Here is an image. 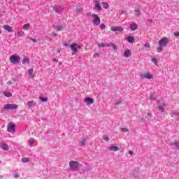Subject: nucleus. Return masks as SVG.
Returning a JSON list of instances; mask_svg holds the SVG:
<instances>
[{
    "label": "nucleus",
    "instance_id": "nucleus-6",
    "mask_svg": "<svg viewBox=\"0 0 179 179\" xmlns=\"http://www.w3.org/2000/svg\"><path fill=\"white\" fill-rule=\"evenodd\" d=\"M53 10H55V13H62V12H64V7L61 6H54Z\"/></svg>",
    "mask_w": 179,
    "mask_h": 179
},
{
    "label": "nucleus",
    "instance_id": "nucleus-35",
    "mask_svg": "<svg viewBox=\"0 0 179 179\" xmlns=\"http://www.w3.org/2000/svg\"><path fill=\"white\" fill-rule=\"evenodd\" d=\"M121 103H122L121 100H116L115 101V105L116 106L115 107H117V106L121 104Z\"/></svg>",
    "mask_w": 179,
    "mask_h": 179
},
{
    "label": "nucleus",
    "instance_id": "nucleus-23",
    "mask_svg": "<svg viewBox=\"0 0 179 179\" xmlns=\"http://www.w3.org/2000/svg\"><path fill=\"white\" fill-rule=\"evenodd\" d=\"M39 100H41V101H42V103H47V101H48V98L39 96Z\"/></svg>",
    "mask_w": 179,
    "mask_h": 179
},
{
    "label": "nucleus",
    "instance_id": "nucleus-43",
    "mask_svg": "<svg viewBox=\"0 0 179 179\" xmlns=\"http://www.w3.org/2000/svg\"><path fill=\"white\" fill-rule=\"evenodd\" d=\"M103 139H105V141H106L107 142H108V141H110V138L108 137V136H104Z\"/></svg>",
    "mask_w": 179,
    "mask_h": 179
},
{
    "label": "nucleus",
    "instance_id": "nucleus-17",
    "mask_svg": "<svg viewBox=\"0 0 179 179\" xmlns=\"http://www.w3.org/2000/svg\"><path fill=\"white\" fill-rule=\"evenodd\" d=\"M131 50L129 49H127L124 52V57H125L126 58H128L129 57H131Z\"/></svg>",
    "mask_w": 179,
    "mask_h": 179
},
{
    "label": "nucleus",
    "instance_id": "nucleus-47",
    "mask_svg": "<svg viewBox=\"0 0 179 179\" xmlns=\"http://www.w3.org/2000/svg\"><path fill=\"white\" fill-rule=\"evenodd\" d=\"M113 45V43H106L105 47H111Z\"/></svg>",
    "mask_w": 179,
    "mask_h": 179
},
{
    "label": "nucleus",
    "instance_id": "nucleus-40",
    "mask_svg": "<svg viewBox=\"0 0 179 179\" xmlns=\"http://www.w3.org/2000/svg\"><path fill=\"white\" fill-rule=\"evenodd\" d=\"M105 29H106V24H101L100 25V29H101V30H104Z\"/></svg>",
    "mask_w": 179,
    "mask_h": 179
},
{
    "label": "nucleus",
    "instance_id": "nucleus-26",
    "mask_svg": "<svg viewBox=\"0 0 179 179\" xmlns=\"http://www.w3.org/2000/svg\"><path fill=\"white\" fill-rule=\"evenodd\" d=\"M102 6H103V8H104V9H108L110 6L108 5V3H107V2H102Z\"/></svg>",
    "mask_w": 179,
    "mask_h": 179
},
{
    "label": "nucleus",
    "instance_id": "nucleus-51",
    "mask_svg": "<svg viewBox=\"0 0 179 179\" xmlns=\"http://www.w3.org/2000/svg\"><path fill=\"white\" fill-rule=\"evenodd\" d=\"M52 34L54 37H57V33L52 32Z\"/></svg>",
    "mask_w": 179,
    "mask_h": 179
},
{
    "label": "nucleus",
    "instance_id": "nucleus-64",
    "mask_svg": "<svg viewBox=\"0 0 179 179\" xmlns=\"http://www.w3.org/2000/svg\"><path fill=\"white\" fill-rule=\"evenodd\" d=\"M0 163H1V161H0Z\"/></svg>",
    "mask_w": 179,
    "mask_h": 179
},
{
    "label": "nucleus",
    "instance_id": "nucleus-3",
    "mask_svg": "<svg viewBox=\"0 0 179 179\" xmlns=\"http://www.w3.org/2000/svg\"><path fill=\"white\" fill-rule=\"evenodd\" d=\"M18 106L16 104H11V103H8L3 106V108L1 110L2 113H3L4 110H16Z\"/></svg>",
    "mask_w": 179,
    "mask_h": 179
},
{
    "label": "nucleus",
    "instance_id": "nucleus-36",
    "mask_svg": "<svg viewBox=\"0 0 179 179\" xmlns=\"http://www.w3.org/2000/svg\"><path fill=\"white\" fill-rule=\"evenodd\" d=\"M34 138H30L29 139V146H32L33 145V143H34Z\"/></svg>",
    "mask_w": 179,
    "mask_h": 179
},
{
    "label": "nucleus",
    "instance_id": "nucleus-31",
    "mask_svg": "<svg viewBox=\"0 0 179 179\" xmlns=\"http://www.w3.org/2000/svg\"><path fill=\"white\" fill-rule=\"evenodd\" d=\"M17 36H19L20 37H23L24 36H25L24 31H18Z\"/></svg>",
    "mask_w": 179,
    "mask_h": 179
},
{
    "label": "nucleus",
    "instance_id": "nucleus-2",
    "mask_svg": "<svg viewBox=\"0 0 179 179\" xmlns=\"http://www.w3.org/2000/svg\"><path fill=\"white\" fill-rule=\"evenodd\" d=\"M69 166L72 171H78L82 167V164L76 161H70Z\"/></svg>",
    "mask_w": 179,
    "mask_h": 179
},
{
    "label": "nucleus",
    "instance_id": "nucleus-25",
    "mask_svg": "<svg viewBox=\"0 0 179 179\" xmlns=\"http://www.w3.org/2000/svg\"><path fill=\"white\" fill-rule=\"evenodd\" d=\"M22 29L24 30H29V29H30V24L27 23V24H24V26L22 27Z\"/></svg>",
    "mask_w": 179,
    "mask_h": 179
},
{
    "label": "nucleus",
    "instance_id": "nucleus-21",
    "mask_svg": "<svg viewBox=\"0 0 179 179\" xmlns=\"http://www.w3.org/2000/svg\"><path fill=\"white\" fill-rule=\"evenodd\" d=\"M109 150H113V152H118L120 148L117 146H110L109 147Z\"/></svg>",
    "mask_w": 179,
    "mask_h": 179
},
{
    "label": "nucleus",
    "instance_id": "nucleus-7",
    "mask_svg": "<svg viewBox=\"0 0 179 179\" xmlns=\"http://www.w3.org/2000/svg\"><path fill=\"white\" fill-rule=\"evenodd\" d=\"M8 131L11 134H15L16 132V126L14 124H11L7 127Z\"/></svg>",
    "mask_w": 179,
    "mask_h": 179
},
{
    "label": "nucleus",
    "instance_id": "nucleus-42",
    "mask_svg": "<svg viewBox=\"0 0 179 179\" xmlns=\"http://www.w3.org/2000/svg\"><path fill=\"white\" fill-rule=\"evenodd\" d=\"M29 38V40L33 41V43H37V39L36 38Z\"/></svg>",
    "mask_w": 179,
    "mask_h": 179
},
{
    "label": "nucleus",
    "instance_id": "nucleus-12",
    "mask_svg": "<svg viewBox=\"0 0 179 179\" xmlns=\"http://www.w3.org/2000/svg\"><path fill=\"white\" fill-rule=\"evenodd\" d=\"M0 148L3 150H9V146H8V144L4 143H0Z\"/></svg>",
    "mask_w": 179,
    "mask_h": 179
},
{
    "label": "nucleus",
    "instance_id": "nucleus-60",
    "mask_svg": "<svg viewBox=\"0 0 179 179\" xmlns=\"http://www.w3.org/2000/svg\"><path fill=\"white\" fill-rule=\"evenodd\" d=\"M77 48L80 49V48H81V47H80V45H78Z\"/></svg>",
    "mask_w": 179,
    "mask_h": 179
},
{
    "label": "nucleus",
    "instance_id": "nucleus-15",
    "mask_svg": "<svg viewBox=\"0 0 179 179\" xmlns=\"http://www.w3.org/2000/svg\"><path fill=\"white\" fill-rule=\"evenodd\" d=\"M130 29L131 31H135V30H138V24L136 23H133L130 25Z\"/></svg>",
    "mask_w": 179,
    "mask_h": 179
},
{
    "label": "nucleus",
    "instance_id": "nucleus-33",
    "mask_svg": "<svg viewBox=\"0 0 179 179\" xmlns=\"http://www.w3.org/2000/svg\"><path fill=\"white\" fill-rule=\"evenodd\" d=\"M158 104L159 107H165L166 106V103H164V102H159V101H158Z\"/></svg>",
    "mask_w": 179,
    "mask_h": 179
},
{
    "label": "nucleus",
    "instance_id": "nucleus-20",
    "mask_svg": "<svg viewBox=\"0 0 179 179\" xmlns=\"http://www.w3.org/2000/svg\"><path fill=\"white\" fill-rule=\"evenodd\" d=\"M34 71V70L33 69H30L28 70V75H29V78H31V79H33V78H34V74H33Z\"/></svg>",
    "mask_w": 179,
    "mask_h": 179
},
{
    "label": "nucleus",
    "instance_id": "nucleus-24",
    "mask_svg": "<svg viewBox=\"0 0 179 179\" xmlns=\"http://www.w3.org/2000/svg\"><path fill=\"white\" fill-rule=\"evenodd\" d=\"M85 145H86V139L85 138H83L82 140L80 141V145L85 146Z\"/></svg>",
    "mask_w": 179,
    "mask_h": 179
},
{
    "label": "nucleus",
    "instance_id": "nucleus-41",
    "mask_svg": "<svg viewBox=\"0 0 179 179\" xmlns=\"http://www.w3.org/2000/svg\"><path fill=\"white\" fill-rule=\"evenodd\" d=\"M150 100H156V98L153 96V94H150Z\"/></svg>",
    "mask_w": 179,
    "mask_h": 179
},
{
    "label": "nucleus",
    "instance_id": "nucleus-16",
    "mask_svg": "<svg viewBox=\"0 0 179 179\" xmlns=\"http://www.w3.org/2000/svg\"><path fill=\"white\" fill-rule=\"evenodd\" d=\"M127 39L128 43H129L130 44H133L134 41H135V37L134 36H127Z\"/></svg>",
    "mask_w": 179,
    "mask_h": 179
},
{
    "label": "nucleus",
    "instance_id": "nucleus-46",
    "mask_svg": "<svg viewBox=\"0 0 179 179\" xmlns=\"http://www.w3.org/2000/svg\"><path fill=\"white\" fill-rule=\"evenodd\" d=\"M152 62L155 65H157V59H156V58L152 59Z\"/></svg>",
    "mask_w": 179,
    "mask_h": 179
},
{
    "label": "nucleus",
    "instance_id": "nucleus-57",
    "mask_svg": "<svg viewBox=\"0 0 179 179\" xmlns=\"http://www.w3.org/2000/svg\"><path fill=\"white\" fill-rule=\"evenodd\" d=\"M134 179H139V176H134Z\"/></svg>",
    "mask_w": 179,
    "mask_h": 179
},
{
    "label": "nucleus",
    "instance_id": "nucleus-56",
    "mask_svg": "<svg viewBox=\"0 0 179 179\" xmlns=\"http://www.w3.org/2000/svg\"><path fill=\"white\" fill-rule=\"evenodd\" d=\"M142 122H146V120L143 118L141 119Z\"/></svg>",
    "mask_w": 179,
    "mask_h": 179
},
{
    "label": "nucleus",
    "instance_id": "nucleus-49",
    "mask_svg": "<svg viewBox=\"0 0 179 179\" xmlns=\"http://www.w3.org/2000/svg\"><path fill=\"white\" fill-rule=\"evenodd\" d=\"M172 115H176L177 117H178L179 113H176V112H172Z\"/></svg>",
    "mask_w": 179,
    "mask_h": 179
},
{
    "label": "nucleus",
    "instance_id": "nucleus-10",
    "mask_svg": "<svg viewBox=\"0 0 179 179\" xmlns=\"http://www.w3.org/2000/svg\"><path fill=\"white\" fill-rule=\"evenodd\" d=\"M78 44L76 43H73L70 45V48L71 50H72V51H73L74 54H76V52H78Z\"/></svg>",
    "mask_w": 179,
    "mask_h": 179
},
{
    "label": "nucleus",
    "instance_id": "nucleus-1",
    "mask_svg": "<svg viewBox=\"0 0 179 179\" xmlns=\"http://www.w3.org/2000/svg\"><path fill=\"white\" fill-rule=\"evenodd\" d=\"M159 47L157 48V52H162L163 51V47H166L169 44V38L164 37L162 38L158 42Z\"/></svg>",
    "mask_w": 179,
    "mask_h": 179
},
{
    "label": "nucleus",
    "instance_id": "nucleus-32",
    "mask_svg": "<svg viewBox=\"0 0 179 179\" xmlns=\"http://www.w3.org/2000/svg\"><path fill=\"white\" fill-rule=\"evenodd\" d=\"M90 169H89V167H85L84 169H83V173L85 174V173H87V171H90Z\"/></svg>",
    "mask_w": 179,
    "mask_h": 179
},
{
    "label": "nucleus",
    "instance_id": "nucleus-19",
    "mask_svg": "<svg viewBox=\"0 0 179 179\" xmlns=\"http://www.w3.org/2000/svg\"><path fill=\"white\" fill-rule=\"evenodd\" d=\"M27 105L28 106V107H34L36 106H37V103H34V101H28V103H27Z\"/></svg>",
    "mask_w": 179,
    "mask_h": 179
},
{
    "label": "nucleus",
    "instance_id": "nucleus-63",
    "mask_svg": "<svg viewBox=\"0 0 179 179\" xmlns=\"http://www.w3.org/2000/svg\"><path fill=\"white\" fill-rule=\"evenodd\" d=\"M2 34V31L0 29V34Z\"/></svg>",
    "mask_w": 179,
    "mask_h": 179
},
{
    "label": "nucleus",
    "instance_id": "nucleus-55",
    "mask_svg": "<svg viewBox=\"0 0 179 179\" xmlns=\"http://www.w3.org/2000/svg\"><path fill=\"white\" fill-rule=\"evenodd\" d=\"M7 85H12V81H8V82L7 83Z\"/></svg>",
    "mask_w": 179,
    "mask_h": 179
},
{
    "label": "nucleus",
    "instance_id": "nucleus-59",
    "mask_svg": "<svg viewBox=\"0 0 179 179\" xmlns=\"http://www.w3.org/2000/svg\"><path fill=\"white\" fill-rule=\"evenodd\" d=\"M53 62H58V60H57V59H53Z\"/></svg>",
    "mask_w": 179,
    "mask_h": 179
},
{
    "label": "nucleus",
    "instance_id": "nucleus-61",
    "mask_svg": "<svg viewBox=\"0 0 179 179\" xmlns=\"http://www.w3.org/2000/svg\"><path fill=\"white\" fill-rule=\"evenodd\" d=\"M57 52H58V53H60V52H61V50H57Z\"/></svg>",
    "mask_w": 179,
    "mask_h": 179
},
{
    "label": "nucleus",
    "instance_id": "nucleus-4",
    "mask_svg": "<svg viewBox=\"0 0 179 179\" xmlns=\"http://www.w3.org/2000/svg\"><path fill=\"white\" fill-rule=\"evenodd\" d=\"M10 62L11 64H19V62H20V57L17 56V55H12L10 58Z\"/></svg>",
    "mask_w": 179,
    "mask_h": 179
},
{
    "label": "nucleus",
    "instance_id": "nucleus-5",
    "mask_svg": "<svg viewBox=\"0 0 179 179\" xmlns=\"http://www.w3.org/2000/svg\"><path fill=\"white\" fill-rule=\"evenodd\" d=\"M92 17H94L93 24L95 26H99L100 24V17L96 14H92Z\"/></svg>",
    "mask_w": 179,
    "mask_h": 179
},
{
    "label": "nucleus",
    "instance_id": "nucleus-48",
    "mask_svg": "<svg viewBox=\"0 0 179 179\" xmlns=\"http://www.w3.org/2000/svg\"><path fill=\"white\" fill-rule=\"evenodd\" d=\"M121 130L122 131V132H128V129L127 128H122Z\"/></svg>",
    "mask_w": 179,
    "mask_h": 179
},
{
    "label": "nucleus",
    "instance_id": "nucleus-37",
    "mask_svg": "<svg viewBox=\"0 0 179 179\" xmlns=\"http://www.w3.org/2000/svg\"><path fill=\"white\" fill-rule=\"evenodd\" d=\"M111 47H113V49L115 51H117V50H118V46H117L116 45H115L113 43V45H112Z\"/></svg>",
    "mask_w": 179,
    "mask_h": 179
},
{
    "label": "nucleus",
    "instance_id": "nucleus-13",
    "mask_svg": "<svg viewBox=\"0 0 179 179\" xmlns=\"http://www.w3.org/2000/svg\"><path fill=\"white\" fill-rule=\"evenodd\" d=\"M94 8L97 12L101 11V6H100V2H99V1H95V7Z\"/></svg>",
    "mask_w": 179,
    "mask_h": 179
},
{
    "label": "nucleus",
    "instance_id": "nucleus-44",
    "mask_svg": "<svg viewBox=\"0 0 179 179\" xmlns=\"http://www.w3.org/2000/svg\"><path fill=\"white\" fill-rule=\"evenodd\" d=\"M144 47H145V48H150V43H145Z\"/></svg>",
    "mask_w": 179,
    "mask_h": 179
},
{
    "label": "nucleus",
    "instance_id": "nucleus-50",
    "mask_svg": "<svg viewBox=\"0 0 179 179\" xmlns=\"http://www.w3.org/2000/svg\"><path fill=\"white\" fill-rule=\"evenodd\" d=\"M174 36H176V37H179V32H175Z\"/></svg>",
    "mask_w": 179,
    "mask_h": 179
},
{
    "label": "nucleus",
    "instance_id": "nucleus-52",
    "mask_svg": "<svg viewBox=\"0 0 179 179\" xmlns=\"http://www.w3.org/2000/svg\"><path fill=\"white\" fill-rule=\"evenodd\" d=\"M129 155H134V152H132V150H129Z\"/></svg>",
    "mask_w": 179,
    "mask_h": 179
},
{
    "label": "nucleus",
    "instance_id": "nucleus-62",
    "mask_svg": "<svg viewBox=\"0 0 179 179\" xmlns=\"http://www.w3.org/2000/svg\"><path fill=\"white\" fill-rule=\"evenodd\" d=\"M2 178H3V176H0V179H2Z\"/></svg>",
    "mask_w": 179,
    "mask_h": 179
},
{
    "label": "nucleus",
    "instance_id": "nucleus-53",
    "mask_svg": "<svg viewBox=\"0 0 179 179\" xmlns=\"http://www.w3.org/2000/svg\"><path fill=\"white\" fill-rule=\"evenodd\" d=\"M15 178H19V177H20V176H19V175H17V174H16V175H15Z\"/></svg>",
    "mask_w": 179,
    "mask_h": 179
},
{
    "label": "nucleus",
    "instance_id": "nucleus-9",
    "mask_svg": "<svg viewBox=\"0 0 179 179\" xmlns=\"http://www.w3.org/2000/svg\"><path fill=\"white\" fill-rule=\"evenodd\" d=\"M110 29L112 31H124L122 27H112Z\"/></svg>",
    "mask_w": 179,
    "mask_h": 179
},
{
    "label": "nucleus",
    "instance_id": "nucleus-45",
    "mask_svg": "<svg viewBox=\"0 0 179 179\" xmlns=\"http://www.w3.org/2000/svg\"><path fill=\"white\" fill-rule=\"evenodd\" d=\"M100 57V55H99V53H94L93 55L94 58H99Z\"/></svg>",
    "mask_w": 179,
    "mask_h": 179
},
{
    "label": "nucleus",
    "instance_id": "nucleus-29",
    "mask_svg": "<svg viewBox=\"0 0 179 179\" xmlns=\"http://www.w3.org/2000/svg\"><path fill=\"white\" fill-rule=\"evenodd\" d=\"M3 94H4V96H6V97H12V94L10 92L4 91Z\"/></svg>",
    "mask_w": 179,
    "mask_h": 179
},
{
    "label": "nucleus",
    "instance_id": "nucleus-18",
    "mask_svg": "<svg viewBox=\"0 0 179 179\" xmlns=\"http://www.w3.org/2000/svg\"><path fill=\"white\" fill-rule=\"evenodd\" d=\"M3 27V29H5V30L8 31L9 33H13V29H12V27H10V26L4 25Z\"/></svg>",
    "mask_w": 179,
    "mask_h": 179
},
{
    "label": "nucleus",
    "instance_id": "nucleus-27",
    "mask_svg": "<svg viewBox=\"0 0 179 179\" xmlns=\"http://www.w3.org/2000/svg\"><path fill=\"white\" fill-rule=\"evenodd\" d=\"M22 64H30V60L29 59V58L25 57L22 59Z\"/></svg>",
    "mask_w": 179,
    "mask_h": 179
},
{
    "label": "nucleus",
    "instance_id": "nucleus-22",
    "mask_svg": "<svg viewBox=\"0 0 179 179\" xmlns=\"http://www.w3.org/2000/svg\"><path fill=\"white\" fill-rule=\"evenodd\" d=\"M169 145H170V146L174 145V146H176V148H177V149H178V150H179V141H178V142L176 141V142H174V143H169Z\"/></svg>",
    "mask_w": 179,
    "mask_h": 179
},
{
    "label": "nucleus",
    "instance_id": "nucleus-8",
    "mask_svg": "<svg viewBox=\"0 0 179 179\" xmlns=\"http://www.w3.org/2000/svg\"><path fill=\"white\" fill-rule=\"evenodd\" d=\"M84 101L87 103V106H89L94 103V99H93L92 97H87L85 99Z\"/></svg>",
    "mask_w": 179,
    "mask_h": 179
},
{
    "label": "nucleus",
    "instance_id": "nucleus-38",
    "mask_svg": "<svg viewBox=\"0 0 179 179\" xmlns=\"http://www.w3.org/2000/svg\"><path fill=\"white\" fill-rule=\"evenodd\" d=\"M158 110H159L161 113H164V107L163 106H158Z\"/></svg>",
    "mask_w": 179,
    "mask_h": 179
},
{
    "label": "nucleus",
    "instance_id": "nucleus-54",
    "mask_svg": "<svg viewBox=\"0 0 179 179\" xmlns=\"http://www.w3.org/2000/svg\"><path fill=\"white\" fill-rule=\"evenodd\" d=\"M64 45L65 47H68L69 44H68L67 43H64Z\"/></svg>",
    "mask_w": 179,
    "mask_h": 179
},
{
    "label": "nucleus",
    "instance_id": "nucleus-34",
    "mask_svg": "<svg viewBox=\"0 0 179 179\" xmlns=\"http://www.w3.org/2000/svg\"><path fill=\"white\" fill-rule=\"evenodd\" d=\"M13 82H19V76H15L12 78Z\"/></svg>",
    "mask_w": 179,
    "mask_h": 179
},
{
    "label": "nucleus",
    "instance_id": "nucleus-14",
    "mask_svg": "<svg viewBox=\"0 0 179 179\" xmlns=\"http://www.w3.org/2000/svg\"><path fill=\"white\" fill-rule=\"evenodd\" d=\"M135 16H141V6H138L136 10H134Z\"/></svg>",
    "mask_w": 179,
    "mask_h": 179
},
{
    "label": "nucleus",
    "instance_id": "nucleus-39",
    "mask_svg": "<svg viewBox=\"0 0 179 179\" xmlns=\"http://www.w3.org/2000/svg\"><path fill=\"white\" fill-rule=\"evenodd\" d=\"M97 45L99 48H101L103 47H106L105 43H97Z\"/></svg>",
    "mask_w": 179,
    "mask_h": 179
},
{
    "label": "nucleus",
    "instance_id": "nucleus-28",
    "mask_svg": "<svg viewBox=\"0 0 179 179\" xmlns=\"http://www.w3.org/2000/svg\"><path fill=\"white\" fill-rule=\"evenodd\" d=\"M21 162L22 163H29V162H30V159L24 157V158H22Z\"/></svg>",
    "mask_w": 179,
    "mask_h": 179
},
{
    "label": "nucleus",
    "instance_id": "nucleus-58",
    "mask_svg": "<svg viewBox=\"0 0 179 179\" xmlns=\"http://www.w3.org/2000/svg\"><path fill=\"white\" fill-rule=\"evenodd\" d=\"M148 117H152V113H148Z\"/></svg>",
    "mask_w": 179,
    "mask_h": 179
},
{
    "label": "nucleus",
    "instance_id": "nucleus-11",
    "mask_svg": "<svg viewBox=\"0 0 179 179\" xmlns=\"http://www.w3.org/2000/svg\"><path fill=\"white\" fill-rule=\"evenodd\" d=\"M141 77L143 78V79H153V75L150 74V73H146V74H142L141 76Z\"/></svg>",
    "mask_w": 179,
    "mask_h": 179
},
{
    "label": "nucleus",
    "instance_id": "nucleus-30",
    "mask_svg": "<svg viewBox=\"0 0 179 179\" xmlns=\"http://www.w3.org/2000/svg\"><path fill=\"white\" fill-rule=\"evenodd\" d=\"M56 29L57 31H61L64 30V26L63 25L57 26L56 27Z\"/></svg>",
    "mask_w": 179,
    "mask_h": 179
}]
</instances>
